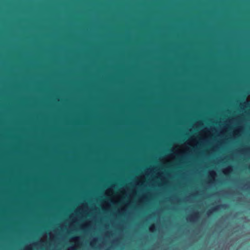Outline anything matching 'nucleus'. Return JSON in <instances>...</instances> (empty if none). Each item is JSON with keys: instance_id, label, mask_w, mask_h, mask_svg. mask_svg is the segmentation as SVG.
<instances>
[{"instance_id": "f257e3e1", "label": "nucleus", "mask_w": 250, "mask_h": 250, "mask_svg": "<svg viewBox=\"0 0 250 250\" xmlns=\"http://www.w3.org/2000/svg\"><path fill=\"white\" fill-rule=\"evenodd\" d=\"M227 207V205L226 204H222L217 207H214L212 208L211 209L209 210L207 212V214L209 215L212 213V212L216 211L218 210V208H221L223 209H226Z\"/></svg>"}, {"instance_id": "f03ea898", "label": "nucleus", "mask_w": 250, "mask_h": 250, "mask_svg": "<svg viewBox=\"0 0 250 250\" xmlns=\"http://www.w3.org/2000/svg\"><path fill=\"white\" fill-rule=\"evenodd\" d=\"M198 218V213H195L193 214V215H191L190 216H189L188 217V220L189 221L191 222V221H193L194 220V219H197Z\"/></svg>"}, {"instance_id": "7ed1b4c3", "label": "nucleus", "mask_w": 250, "mask_h": 250, "mask_svg": "<svg viewBox=\"0 0 250 250\" xmlns=\"http://www.w3.org/2000/svg\"><path fill=\"white\" fill-rule=\"evenodd\" d=\"M154 226L153 225V226H151L150 227V230L152 231H153L154 230Z\"/></svg>"}]
</instances>
